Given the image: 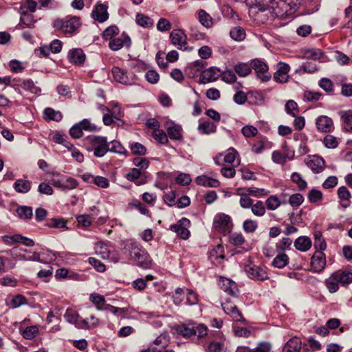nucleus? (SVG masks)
<instances>
[{"label": "nucleus", "instance_id": "21", "mask_svg": "<svg viewBox=\"0 0 352 352\" xmlns=\"http://www.w3.org/2000/svg\"><path fill=\"white\" fill-rule=\"evenodd\" d=\"M236 154L237 152L234 148H230L223 157L222 154H219L214 157V160L215 164L219 166L223 164L222 160L228 164H232L236 159Z\"/></svg>", "mask_w": 352, "mask_h": 352}, {"label": "nucleus", "instance_id": "64", "mask_svg": "<svg viewBox=\"0 0 352 352\" xmlns=\"http://www.w3.org/2000/svg\"><path fill=\"white\" fill-rule=\"evenodd\" d=\"M208 352H226L224 342H212L208 347Z\"/></svg>", "mask_w": 352, "mask_h": 352}, {"label": "nucleus", "instance_id": "39", "mask_svg": "<svg viewBox=\"0 0 352 352\" xmlns=\"http://www.w3.org/2000/svg\"><path fill=\"white\" fill-rule=\"evenodd\" d=\"M339 283V280L334 274L325 280V285L330 293H335L338 290Z\"/></svg>", "mask_w": 352, "mask_h": 352}, {"label": "nucleus", "instance_id": "53", "mask_svg": "<svg viewBox=\"0 0 352 352\" xmlns=\"http://www.w3.org/2000/svg\"><path fill=\"white\" fill-rule=\"evenodd\" d=\"M305 56L309 59L320 60L323 57L324 53L320 49L314 48L307 50L305 52Z\"/></svg>", "mask_w": 352, "mask_h": 352}, {"label": "nucleus", "instance_id": "30", "mask_svg": "<svg viewBox=\"0 0 352 352\" xmlns=\"http://www.w3.org/2000/svg\"><path fill=\"white\" fill-rule=\"evenodd\" d=\"M294 246L298 250L306 252L311 247V241L307 236H300L297 238L294 242Z\"/></svg>", "mask_w": 352, "mask_h": 352}, {"label": "nucleus", "instance_id": "55", "mask_svg": "<svg viewBox=\"0 0 352 352\" xmlns=\"http://www.w3.org/2000/svg\"><path fill=\"white\" fill-rule=\"evenodd\" d=\"M246 192L256 197H261L267 195L270 193L268 190L265 188H259L256 187H249L244 189Z\"/></svg>", "mask_w": 352, "mask_h": 352}, {"label": "nucleus", "instance_id": "17", "mask_svg": "<svg viewBox=\"0 0 352 352\" xmlns=\"http://www.w3.org/2000/svg\"><path fill=\"white\" fill-rule=\"evenodd\" d=\"M245 270L252 278L264 280L268 278L267 272L263 269L256 265H246Z\"/></svg>", "mask_w": 352, "mask_h": 352}, {"label": "nucleus", "instance_id": "54", "mask_svg": "<svg viewBox=\"0 0 352 352\" xmlns=\"http://www.w3.org/2000/svg\"><path fill=\"white\" fill-rule=\"evenodd\" d=\"M33 25L34 21L32 20V16L26 14L25 12L23 11L21 13L20 23L19 24L20 28L22 29L25 28H32Z\"/></svg>", "mask_w": 352, "mask_h": 352}, {"label": "nucleus", "instance_id": "1", "mask_svg": "<svg viewBox=\"0 0 352 352\" xmlns=\"http://www.w3.org/2000/svg\"><path fill=\"white\" fill-rule=\"evenodd\" d=\"M250 12L258 19L276 16L286 18L293 15L300 8V0H255Z\"/></svg>", "mask_w": 352, "mask_h": 352}, {"label": "nucleus", "instance_id": "31", "mask_svg": "<svg viewBox=\"0 0 352 352\" xmlns=\"http://www.w3.org/2000/svg\"><path fill=\"white\" fill-rule=\"evenodd\" d=\"M16 90H19L17 86L21 87L23 89L28 91L34 94H38L41 91V89L35 85L34 82L30 80H24L21 84L12 85Z\"/></svg>", "mask_w": 352, "mask_h": 352}, {"label": "nucleus", "instance_id": "12", "mask_svg": "<svg viewBox=\"0 0 352 352\" xmlns=\"http://www.w3.org/2000/svg\"><path fill=\"white\" fill-rule=\"evenodd\" d=\"M221 306L224 312L229 315L232 320L238 322H243L245 320L241 312L238 309L236 305L231 302L226 301L221 303Z\"/></svg>", "mask_w": 352, "mask_h": 352}, {"label": "nucleus", "instance_id": "50", "mask_svg": "<svg viewBox=\"0 0 352 352\" xmlns=\"http://www.w3.org/2000/svg\"><path fill=\"white\" fill-rule=\"evenodd\" d=\"M230 35L232 39L237 41H243L245 37L244 29L239 26L233 28L230 32Z\"/></svg>", "mask_w": 352, "mask_h": 352}, {"label": "nucleus", "instance_id": "52", "mask_svg": "<svg viewBox=\"0 0 352 352\" xmlns=\"http://www.w3.org/2000/svg\"><path fill=\"white\" fill-rule=\"evenodd\" d=\"M28 304V302L27 298L22 294H17L13 296L10 301V305L12 309H16Z\"/></svg>", "mask_w": 352, "mask_h": 352}, {"label": "nucleus", "instance_id": "11", "mask_svg": "<svg viewBox=\"0 0 352 352\" xmlns=\"http://www.w3.org/2000/svg\"><path fill=\"white\" fill-rule=\"evenodd\" d=\"M326 265V256L323 252L316 251L311 257V266L314 272H321Z\"/></svg>", "mask_w": 352, "mask_h": 352}, {"label": "nucleus", "instance_id": "59", "mask_svg": "<svg viewBox=\"0 0 352 352\" xmlns=\"http://www.w3.org/2000/svg\"><path fill=\"white\" fill-rule=\"evenodd\" d=\"M152 137L160 144H166L168 142V138L166 133L161 129L153 131L152 133Z\"/></svg>", "mask_w": 352, "mask_h": 352}, {"label": "nucleus", "instance_id": "28", "mask_svg": "<svg viewBox=\"0 0 352 352\" xmlns=\"http://www.w3.org/2000/svg\"><path fill=\"white\" fill-rule=\"evenodd\" d=\"M196 182L198 185L206 187L217 188L220 186V182L217 179L206 175L197 177L196 178Z\"/></svg>", "mask_w": 352, "mask_h": 352}, {"label": "nucleus", "instance_id": "61", "mask_svg": "<svg viewBox=\"0 0 352 352\" xmlns=\"http://www.w3.org/2000/svg\"><path fill=\"white\" fill-rule=\"evenodd\" d=\"M323 144L328 148H335L338 145V140L333 135H327L323 139Z\"/></svg>", "mask_w": 352, "mask_h": 352}, {"label": "nucleus", "instance_id": "36", "mask_svg": "<svg viewBox=\"0 0 352 352\" xmlns=\"http://www.w3.org/2000/svg\"><path fill=\"white\" fill-rule=\"evenodd\" d=\"M16 212L18 214V217L23 220H28L32 219L33 215L32 208L30 206H18Z\"/></svg>", "mask_w": 352, "mask_h": 352}, {"label": "nucleus", "instance_id": "38", "mask_svg": "<svg viewBox=\"0 0 352 352\" xmlns=\"http://www.w3.org/2000/svg\"><path fill=\"white\" fill-rule=\"evenodd\" d=\"M64 318L68 322L75 324L77 328H78L80 320L82 319L77 312L71 309L66 310Z\"/></svg>", "mask_w": 352, "mask_h": 352}, {"label": "nucleus", "instance_id": "37", "mask_svg": "<svg viewBox=\"0 0 352 352\" xmlns=\"http://www.w3.org/2000/svg\"><path fill=\"white\" fill-rule=\"evenodd\" d=\"M44 118L45 120H54L59 122L62 120V113L58 111H55L54 109L47 107L44 109Z\"/></svg>", "mask_w": 352, "mask_h": 352}, {"label": "nucleus", "instance_id": "20", "mask_svg": "<svg viewBox=\"0 0 352 352\" xmlns=\"http://www.w3.org/2000/svg\"><path fill=\"white\" fill-rule=\"evenodd\" d=\"M168 137L172 140H180L182 135V127L172 121H167L165 124Z\"/></svg>", "mask_w": 352, "mask_h": 352}, {"label": "nucleus", "instance_id": "24", "mask_svg": "<svg viewBox=\"0 0 352 352\" xmlns=\"http://www.w3.org/2000/svg\"><path fill=\"white\" fill-rule=\"evenodd\" d=\"M302 346L300 338L293 337L285 344L283 352H299Z\"/></svg>", "mask_w": 352, "mask_h": 352}, {"label": "nucleus", "instance_id": "44", "mask_svg": "<svg viewBox=\"0 0 352 352\" xmlns=\"http://www.w3.org/2000/svg\"><path fill=\"white\" fill-rule=\"evenodd\" d=\"M136 23L143 28H151L153 25V21L148 16L138 13L135 16Z\"/></svg>", "mask_w": 352, "mask_h": 352}, {"label": "nucleus", "instance_id": "29", "mask_svg": "<svg viewBox=\"0 0 352 352\" xmlns=\"http://www.w3.org/2000/svg\"><path fill=\"white\" fill-rule=\"evenodd\" d=\"M221 289L230 296H235L237 293V286L236 283L228 278H223L221 280Z\"/></svg>", "mask_w": 352, "mask_h": 352}, {"label": "nucleus", "instance_id": "40", "mask_svg": "<svg viewBox=\"0 0 352 352\" xmlns=\"http://www.w3.org/2000/svg\"><path fill=\"white\" fill-rule=\"evenodd\" d=\"M234 72L241 77H245L250 74L252 71L251 64L240 63L234 67Z\"/></svg>", "mask_w": 352, "mask_h": 352}, {"label": "nucleus", "instance_id": "33", "mask_svg": "<svg viewBox=\"0 0 352 352\" xmlns=\"http://www.w3.org/2000/svg\"><path fill=\"white\" fill-rule=\"evenodd\" d=\"M89 300L96 305L99 311L104 310L107 305L104 297L97 293H92L89 295Z\"/></svg>", "mask_w": 352, "mask_h": 352}, {"label": "nucleus", "instance_id": "10", "mask_svg": "<svg viewBox=\"0 0 352 352\" xmlns=\"http://www.w3.org/2000/svg\"><path fill=\"white\" fill-rule=\"evenodd\" d=\"M190 222L187 218H182L177 221L175 225L170 226V230L182 238V239H187L190 235L188 227Z\"/></svg>", "mask_w": 352, "mask_h": 352}, {"label": "nucleus", "instance_id": "47", "mask_svg": "<svg viewBox=\"0 0 352 352\" xmlns=\"http://www.w3.org/2000/svg\"><path fill=\"white\" fill-rule=\"evenodd\" d=\"M281 205L280 200L276 195L270 196L265 201V206L269 210H275Z\"/></svg>", "mask_w": 352, "mask_h": 352}, {"label": "nucleus", "instance_id": "62", "mask_svg": "<svg viewBox=\"0 0 352 352\" xmlns=\"http://www.w3.org/2000/svg\"><path fill=\"white\" fill-rule=\"evenodd\" d=\"M133 164L136 166L135 168H138L145 173L146 169L149 166V162L142 157H135L133 160Z\"/></svg>", "mask_w": 352, "mask_h": 352}, {"label": "nucleus", "instance_id": "63", "mask_svg": "<svg viewBox=\"0 0 352 352\" xmlns=\"http://www.w3.org/2000/svg\"><path fill=\"white\" fill-rule=\"evenodd\" d=\"M164 200L166 204L170 206L176 205L177 195L175 190H169L166 192L164 195Z\"/></svg>", "mask_w": 352, "mask_h": 352}, {"label": "nucleus", "instance_id": "60", "mask_svg": "<svg viewBox=\"0 0 352 352\" xmlns=\"http://www.w3.org/2000/svg\"><path fill=\"white\" fill-rule=\"evenodd\" d=\"M38 332V329L36 326H30L25 329L22 335L25 339L31 340L36 337Z\"/></svg>", "mask_w": 352, "mask_h": 352}, {"label": "nucleus", "instance_id": "8", "mask_svg": "<svg viewBox=\"0 0 352 352\" xmlns=\"http://www.w3.org/2000/svg\"><path fill=\"white\" fill-rule=\"evenodd\" d=\"M251 67L255 71L257 77L263 82H267L271 78V75L268 72V65L263 60L258 58L253 59L251 61Z\"/></svg>", "mask_w": 352, "mask_h": 352}, {"label": "nucleus", "instance_id": "45", "mask_svg": "<svg viewBox=\"0 0 352 352\" xmlns=\"http://www.w3.org/2000/svg\"><path fill=\"white\" fill-rule=\"evenodd\" d=\"M314 247L316 251L322 252L327 248L326 242L322 236V234L319 231H316L314 233Z\"/></svg>", "mask_w": 352, "mask_h": 352}, {"label": "nucleus", "instance_id": "49", "mask_svg": "<svg viewBox=\"0 0 352 352\" xmlns=\"http://www.w3.org/2000/svg\"><path fill=\"white\" fill-rule=\"evenodd\" d=\"M67 221L62 217L52 218L49 219L46 226L49 228H63L66 227Z\"/></svg>", "mask_w": 352, "mask_h": 352}, {"label": "nucleus", "instance_id": "41", "mask_svg": "<svg viewBox=\"0 0 352 352\" xmlns=\"http://www.w3.org/2000/svg\"><path fill=\"white\" fill-rule=\"evenodd\" d=\"M339 283L342 285H348L352 282V272L343 271L333 273Z\"/></svg>", "mask_w": 352, "mask_h": 352}, {"label": "nucleus", "instance_id": "27", "mask_svg": "<svg viewBox=\"0 0 352 352\" xmlns=\"http://www.w3.org/2000/svg\"><path fill=\"white\" fill-rule=\"evenodd\" d=\"M209 258L212 263L215 264L221 263V260L224 258V248L221 245H218L210 251Z\"/></svg>", "mask_w": 352, "mask_h": 352}, {"label": "nucleus", "instance_id": "14", "mask_svg": "<svg viewBox=\"0 0 352 352\" xmlns=\"http://www.w3.org/2000/svg\"><path fill=\"white\" fill-rule=\"evenodd\" d=\"M278 69L274 74V79L278 83H285L288 81V72L290 67L288 64L280 62L278 63Z\"/></svg>", "mask_w": 352, "mask_h": 352}, {"label": "nucleus", "instance_id": "48", "mask_svg": "<svg viewBox=\"0 0 352 352\" xmlns=\"http://www.w3.org/2000/svg\"><path fill=\"white\" fill-rule=\"evenodd\" d=\"M216 125L211 122H204L199 123L198 130L202 133L210 134L216 131Z\"/></svg>", "mask_w": 352, "mask_h": 352}, {"label": "nucleus", "instance_id": "58", "mask_svg": "<svg viewBox=\"0 0 352 352\" xmlns=\"http://www.w3.org/2000/svg\"><path fill=\"white\" fill-rule=\"evenodd\" d=\"M177 331L183 337L188 338L195 333L194 326L190 327L186 324H182L178 327Z\"/></svg>", "mask_w": 352, "mask_h": 352}, {"label": "nucleus", "instance_id": "56", "mask_svg": "<svg viewBox=\"0 0 352 352\" xmlns=\"http://www.w3.org/2000/svg\"><path fill=\"white\" fill-rule=\"evenodd\" d=\"M291 179L293 182L296 184L298 188L300 190H305L307 187V184L305 179H302V176L298 173H292Z\"/></svg>", "mask_w": 352, "mask_h": 352}, {"label": "nucleus", "instance_id": "16", "mask_svg": "<svg viewBox=\"0 0 352 352\" xmlns=\"http://www.w3.org/2000/svg\"><path fill=\"white\" fill-rule=\"evenodd\" d=\"M316 125L318 130L323 133L331 132L334 129L333 120L327 116H319L316 119Z\"/></svg>", "mask_w": 352, "mask_h": 352}, {"label": "nucleus", "instance_id": "26", "mask_svg": "<svg viewBox=\"0 0 352 352\" xmlns=\"http://www.w3.org/2000/svg\"><path fill=\"white\" fill-rule=\"evenodd\" d=\"M32 187V182L29 180L18 179L13 184V188L16 192L25 194L28 192Z\"/></svg>", "mask_w": 352, "mask_h": 352}, {"label": "nucleus", "instance_id": "51", "mask_svg": "<svg viewBox=\"0 0 352 352\" xmlns=\"http://www.w3.org/2000/svg\"><path fill=\"white\" fill-rule=\"evenodd\" d=\"M289 258L285 254L277 255L272 261V265L277 268H283L288 263Z\"/></svg>", "mask_w": 352, "mask_h": 352}, {"label": "nucleus", "instance_id": "57", "mask_svg": "<svg viewBox=\"0 0 352 352\" xmlns=\"http://www.w3.org/2000/svg\"><path fill=\"white\" fill-rule=\"evenodd\" d=\"M258 228V223L255 220L246 219L243 223V229L247 233L254 232Z\"/></svg>", "mask_w": 352, "mask_h": 352}, {"label": "nucleus", "instance_id": "3", "mask_svg": "<svg viewBox=\"0 0 352 352\" xmlns=\"http://www.w3.org/2000/svg\"><path fill=\"white\" fill-rule=\"evenodd\" d=\"M128 250L131 258L135 261L138 266L144 269L151 267V261L148 254L144 250L140 248L136 243L132 242L129 243Z\"/></svg>", "mask_w": 352, "mask_h": 352}, {"label": "nucleus", "instance_id": "22", "mask_svg": "<svg viewBox=\"0 0 352 352\" xmlns=\"http://www.w3.org/2000/svg\"><path fill=\"white\" fill-rule=\"evenodd\" d=\"M93 18L98 22H104L108 19L107 8L104 4L97 5L92 12Z\"/></svg>", "mask_w": 352, "mask_h": 352}, {"label": "nucleus", "instance_id": "46", "mask_svg": "<svg viewBox=\"0 0 352 352\" xmlns=\"http://www.w3.org/2000/svg\"><path fill=\"white\" fill-rule=\"evenodd\" d=\"M251 210L254 215L261 217L266 212L265 204L262 201H257L254 204H252Z\"/></svg>", "mask_w": 352, "mask_h": 352}, {"label": "nucleus", "instance_id": "18", "mask_svg": "<svg viewBox=\"0 0 352 352\" xmlns=\"http://www.w3.org/2000/svg\"><path fill=\"white\" fill-rule=\"evenodd\" d=\"M126 178L132 182H134L137 186L144 184L146 179L144 177V173L138 168H131L126 175Z\"/></svg>", "mask_w": 352, "mask_h": 352}, {"label": "nucleus", "instance_id": "6", "mask_svg": "<svg viewBox=\"0 0 352 352\" xmlns=\"http://www.w3.org/2000/svg\"><path fill=\"white\" fill-rule=\"evenodd\" d=\"M170 43L178 50L191 51L192 47L187 46V36L181 29L173 30L169 35Z\"/></svg>", "mask_w": 352, "mask_h": 352}, {"label": "nucleus", "instance_id": "9", "mask_svg": "<svg viewBox=\"0 0 352 352\" xmlns=\"http://www.w3.org/2000/svg\"><path fill=\"white\" fill-rule=\"evenodd\" d=\"M80 26L79 19L73 17L69 20L63 21L61 19L56 20L54 23V27L65 33H72Z\"/></svg>", "mask_w": 352, "mask_h": 352}, {"label": "nucleus", "instance_id": "34", "mask_svg": "<svg viewBox=\"0 0 352 352\" xmlns=\"http://www.w3.org/2000/svg\"><path fill=\"white\" fill-rule=\"evenodd\" d=\"M25 252H28L26 249L19 248L18 246L13 248L10 250L6 251V253L12 256L14 260L26 261V256Z\"/></svg>", "mask_w": 352, "mask_h": 352}, {"label": "nucleus", "instance_id": "23", "mask_svg": "<svg viewBox=\"0 0 352 352\" xmlns=\"http://www.w3.org/2000/svg\"><path fill=\"white\" fill-rule=\"evenodd\" d=\"M68 58L71 63L82 65L85 60V54L80 48L73 49L69 52Z\"/></svg>", "mask_w": 352, "mask_h": 352}, {"label": "nucleus", "instance_id": "2", "mask_svg": "<svg viewBox=\"0 0 352 352\" xmlns=\"http://www.w3.org/2000/svg\"><path fill=\"white\" fill-rule=\"evenodd\" d=\"M88 144L87 150L93 151L97 157H102L109 151V144L105 137L95 135L88 137L85 140Z\"/></svg>", "mask_w": 352, "mask_h": 352}, {"label": "nucleus", "instance_id": "15", "mask_svg": "<svg viewBox=\"0 0 352 352\" xmlns=\"http://www.w3.org/2000/svg\"><path fill=\"white\" fill-rule=\"evenodd\" d=\"M221 75V71L214 67L206 69L202 72L199 77V82L206 84L210 82L215 81Z\"/></svg>", "mask_w": 352, "mask_h": 352}, {"label": "nucleus", "instance_id": "5", "mask_svg": "<svg viewBox=\"0 0 352 352\" xmlns=\"http://www.w3.org/2000/svg\"><path fill=\"white\" fill-rule=\"evenodd\" d=\"M111 72L116 81L125 85H134L138 79L133 72L126 71L118 67H113Z\"/></svg>", "mask_w": 352, "mask_h": 352}, {"label": "nucleus", "instance_id": "7", "mask_svg": "<svg viewBox=\"0 0 352 352\" xmlns=\"http://www.w3.org/2000/svg\"><path fill=\"white\" fill-rule=\"evenodd\" d=\"M213 226L215 230L226 234L231 231L233 223L229 215L220 213L215 216Z\"/></svg>", "mask_w": 352, "mask_h": 352}, {"label": "nucleus", "instance_id": "43", "mask_svg": "<svg viewBox=\"0 0 352 352\" xmlns=\"http://www.w3.org/2000/svg\"><path fill=\"white\" fill-rule=\"evenodd\" d=\"M95 251L97 255L102 259H107L109 257L110 250L107 245L102 242L96 244Z\"/></svg>", "mask_w": 352, "mask_h": 352}, {"label": "nucleus", "instance_id": "32", "mask_svg": "<svg viewBox=\"0 0 352 352\" xmlns=\"http://www.w3.org/2000/svg\"><path fill=\"white\" fill-rule=\"evenodd\" d=\"M99 320L94 316H91L87 320L80 319L78 324V329H90L98 327Z\"/></svg>", "mask_w": 352, "mask_h": 352}, {"label": "nucleus", "instance_id": "35", "mask_svg": "<svg viewBox=\"0 0 352 352\" xmlns=\"http://www.w3.org/2000/svg\"><path fill=\"white\" fill-rule=\"evenodd\" d=\"M344 130L352 132V111H342L340 113Z\"/></svg>", "mask_w": 352, "mask_h": 352}, {"label": "nucleus", "instance_id": "13", "mask_svg": "<svg viewBox=\"0 0 352 352\" xmlns=\"http://www.w3.org/2000/svg\"><path fill=\"white\" fill-rule=\"evenodd\" d=\"M130 45L131 38L124 33H122L119 37L111 39L109 43V47L113 51L119 50L124 46L129 47Z\"/></svg>", "mask_w": 352, "mask_h": 352}, {"label": "nucleus", "instance_id": "4", "mask_svg": "<svg viewBox=\"0 0 352 352\" xmlns=\"http://www.w3.org/2000/svg\"><path fill=\"white\" fill-rule=\"evenodd\" d=\"M50 183L55 188L63 191L75 189L78 185V181L74 178L63 175L56 172L52 173Z\"/></svg>", "mask_w": 352, "mask_h": 352}, {"label": "nucleus", "instance_id": "19", "mask_svg": "<svg viewBox=\"0 0 352 352\" xmlns=\"http://www.w3.org/2000/svg\"><path fill=\"white\" fill-rule=\"evenodd\" d=\"M307 166L315 173H320L324 166V160L318 155L309 157L306 160Z\"/></svg>", "mask_w": 352, "mask_h": 352}, {"label": "nucleus", "instance_id": "25", "mask_svg": "<svg viewBox=\"0 0 352 352\" xmlns=\"http://www.w3.org/2000/svg\"><path fill=\"white\" fill-rule=\"evenodd\" d=\"M338 196L340 200V203L342 207L347 208L350 206L351 197V192L346 186H341L338 189Z\"/></svg>", "mask_w": 352, "mask_h": 352}, {"label": "nucleus", "instance_id": "42", "mask_svg": "<svg viewBox=\"0 0 352 352\" xmlns=\"http://www.w3.org/2000/svg\"><path fill=\"white\" fill-rule=\"evenodd\" d=\"M198 19L201 24L207 28H209L212 25V17L204 10H200L198 12Z\"/></svg>", "mask_w": 352, "mask_h": 352}]
</instances>
